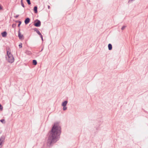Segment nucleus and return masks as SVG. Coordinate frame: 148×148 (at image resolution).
Masks as SVG:
<instances>
[{
  "instance_id": "nucleus-16",
  "label": "nucleus",
  "mask_w": 148,
  "mask_h": 148,
  "mask_svg": "<svg viewBox=\"0 0 148 148\" xmlns=\"http://www.w3.org/2000/svg\"><path fill=\"white\" fill-rule=\"evenodd\" d=\"M16 23L13 24L12 25V27L13 28H15L16 26Z\"/></svg>"
},
{
  "instance_id": "nucleus-28",
  "label": "nucleus",
  "mask_w": 148,
  "mask_h": 148,
  "mask_svg": "<svg viewBox=\"0 0 148 148\" xmlns=\"http://www.w3.org/2000/svg\"><path fill=\"white\" fill-rule=\"evenodd\" d=\"M2 146V144H1V143H0V148H1Z\"/></svg>"
},
{
  "instance_id": "nucleus-8",
  "label": "nucleus",
  "mask_w": 148,
  "mask_h": 148,
  "mask_svg": "<svg viewBox=\"0 0 148 148\" xmlns=\"http://www.w3.org/2000/svg\"><path fill=\"white\" fill-rule=\"evenodd\" d=\"M1 34L2 35V36L3 37H5L7 35V32L5 31L3 32H2L1 33Z\"/></svg>"
},
{
  "instance_id": "nucleus-9",
  "label": "nucleus",
  "mask_w": 148,
  "mask_h": 148,
  "mask_svg": "<svg viewBox=\"0 0 148 148\" xmlns=\"http://www.w3.org/2000/svg\"><path fill=\"white\" fill-rule=\"evenodd\" d=\"M68 102V101L67 100H65V101H64L62 102V106H66Z\"/></svg>"
},
{
  "instance_id": "nucleus-17",
  "label": "nucleus",
  "mask_w": 148,
  "mask_h": 148,
  "mask_svg": "<svg viewBox=\"0 0 148 148\" xmlns=\"http://www.w3.org/2000/svg\"><path fill=\"white\" fill-rule=\"evenodd\" d=\"M0 121L3 123H5V120L4 119H2L0 120Z\"/></svg>"
},
{
  "instance_id": "nucleus-23",
  "label": "nucleus",
  "mask_w": 148,
  "mask_h": 148,
  "mask_svg": "<svg viewBox=\"0 0 148 148\" xmlns=\"http://www.w3.org/2000/svg\"><path fill=\"white\" fill-rule=\"evenodd\" d=\"M21 21H20V22H19L18 23V27H19L21 25Z\"/></svg>"
},
{
  "instance_id": "nucleus-14",
  "label": "nucleus",
  "mask_w": 148,
  "mask_h": 148,
  "mask_svg": "<svg viewBox=\"0 0 148 148\" xmlns=\"http://www.w3.org/2000/svg\"><path fill=\"white\" fill-rule=\"evenodd\" d=\"M37 61L35 60H32V64L34 65H36L37 64Z\"/></svg>"
},
{
  "instance_id": "nucleus-2",
  "label": "nucleus",
  "mask_w": 148,
  "mask_h": 148,
  "mask_svg": "<svg viewBox=\"0 0 148 148\" xmlns=\"http://www.w3.org/2000/svg\"><path fill=\"white\" fill-rule=\"evenodd\" d=\"M41 24V22L40 21L36 19L35 20L34 22V25L36 27H39L40 26Z\"/></svg>"
},
{
  "instance_id": "nucleus-3",
  "label": "nucleus",
  "mask_w": 148,
  "mask_h": 148,
  "mask_svg": "<svg viewBox=\"0 0 148 148\" xmlns=\"http://www.w3.org/2000/svg\"><path fill=\"white\" fill-rule=\"evenodd\" d=\"M8 58L7 59V61L11 63H12L14 62V58L13 55H11L10 56H8Z\"/></svg>"
},
{
  "instance_id": "nucleus-24",
  "label": "nucleus",
  "mask_w": 148,
  "mask_h": 148,
  "mask_svg": "<svg viewBox=\"0 0 148 148\" xmlns=\"http://www.w3.org/2000/svg\"><path fill=\"white\" fill-rule=\"evenodd\" d=\"M3 106H2V105L0 104V110H2L3 109Z\"/></svg>"
},
{
  "instance_id": "nucleus-22",
  "label": "nucleus",
  "mask_w": 148,
  "mask_h": 148,
  "mask_svg": "<svg viewBox=\"0 0 148 148\" xmlns=\"http://www.w3.org/2000/svg\"><path fill=\"white\" fill-rule=\"evenodd\" d=\"M39 35L40 36V38H41L42 40V41H43V40L42 35V34H41L40 35Z\"/></svg>"
},
{
  "instance_id": "nucleus-7",
  "label": "nucleus",
  "mask_w": 148,
  "mask_h": 148,
  "mask_svg": "<svg viewBox=\"0 0 148 148\" xmlns=\"http://www.w3.org/2000/svg\"><path fill=\"white\" fill-rule=\"evenodd\" d=\"M30 21V18L28 17H27L25 19L24 21V22L25 25H27L29 23Z\"/></svg>"
},
{
  "instance_id": "nucleus-1",
  "label": "nucleus",
  "mask_w": 148,
  "mask_h": 148,
  "mask_svg": "<svg viewBox=\"0 0 148 148\" xmlns=\"http://www.w3.org/2000/svg\"><path fill=\"white\" fill-rule=\"evenodd\" d=\"M61 132V128L59 122L54 123L51 130L48 134L47 143L48 146H52L59 140Z\"/></svg>"
},
{
  "instance_id": "nucleus-19",
  "label": "nucleus",
  "mask_w": 148,
  "mask_h": 148,
  "mask_svg": "<svg viewBox=\"0 0 148 148\" xmlns=\"http://www.w3.org/2000/svg\"><path fill=\"white\" fill-rule=\"evenodd\" d=\"M63 107V110L65 111V110H66L67 109V108L66 107V106H64Z\"/></svg>"
},
{
  "instance_id": "nucleus-27",
  "label": "nucleus",
  "mask_w": 148,
  "mask_h": 148,
  "mask_svg": "<svg viewBox=\"0 0 148 148\" xmlns=\"http://www.w3.org/2000/svg\"><path fill=\"white\" fill-rule=\"evenodd\" d=\"M21 21H15V22L16 23H19V22H20Z\"/></svg>"
},
{
  "instance_id": "nucleus-15",
  "label": "nucleus",
  "mask_w": 148,
  "mask_h": 148,
  "mask_svg": "<svg viewBox=\"0 0 148 148\" xmlns=\"http://www.w3.org/2000/svg\"><path fill=\"white\" fill-rule=\"evenodd\" d=\"M23 0H21V5H22V6L24 8L25 7V5H24V4H23Z\"/></svg>"
},
{
  "instance_id": "nucleus-29",
  "label": "nucleus",
  "mask_w": 148,
  "mask_h": 148,
  "mask_svg": "<svg viewBox=\"0 0 148 148\" xmlns=\"http://www.w3.org/2000/svg\"><path fill=\"white\" fill-rule=\"evenodd\" d=\"M50 6L49 5H48V8L49 9L50 8Z\"/></svg>"
},
{
  "instance_id": "nucleus-20",
  "label": "nucleus",
  "mask_w": 148,
  "mask_h": 148,
  "mask_svg": "<svg viewBox=\"0 0 148 148\" xmlns=\"http://www.w3.org/2000/svg\"><path fill=\"white\" fill-rule=\"evenodd\" d=\"M22 43H20V44L18 46L19 48H21L22 47Z\"/></svg>"
},
{
  "instance_id": "nucleus-12",
  "label": "nucleus",
  "mask_w": 148,
  "mask_h": 148,
  "mask_svg": "<svg viewBox=\"0 0 148 148\" xmlns=\"http://www.w3.org/2000/svg\"><path fill=\"white\" fill-rule=\"evenodd\" d=\"M108 49L109 50H111L112 49V45L111 44L109 43L108 45Z\"/></svg>"
},
{
  "instance_id": "nucleus-13",
  "label": "nucleus",
  "mask_w": 148,
  "mask_h": 148,
  "mask_svg": "<svg viewBox=\"0 0 148 148\" xmlns=\"http://www.w3.org/2000/svg\"><path fill=\"white\" fill-rule=\"evenodd\" d=\"M25 53L27 55H29L32 54V53L31 51L27 50L26 51Z\"/></svg>"
},
{
  "instance_id": "nucleus-4",
  "label": "nucleus",
  "mask_w": 148,
  "mask_h": 148,
  "mask_svg": "<svg viewBox=\"0 0 148 148\" xmlns=\"http://www.w3.org/2000/svg\"><path fill=\"white\" fill-rule=\"evenodd\" d=\"M20 31V29L19 28L18 31V36L20 40L23 39H24V37L23 35L21 34Z\"/></svg>"
},
{
  "instance_id": "nucleus-25",
  "label": "nucleus",
  "mask_w": 148,
  "mask_h": 148,
  "mask_svg": "<svg viewBox=\"0 0 148 148\" xmlns=\"http://www.w3.org/2000/svg\"><path fill=\"white\" fill-rule=\"evenodd\" d=\"M3 9V7L2 5L0 4V10H2Z\"/></svg>"
},
{
  "instance_id": "nucleus-5",
  "label": "nucleus",
  "mask_w": 148,
  "mask_h": 148,
  "mask_svg": "<svg viewBox=\"0 0 148 148\" xmlns=\"http://www.w3.org/2000/svg\"><path fill=\"white\" fill-rule=\"evenodd\" d=\"M5 137L4 135L2 136L0 138V143L1 144H3L5 141Z\"/></svg>"
},
{
  "instance_id": "nucleus-10",
  "label": "nucleus",
  "mask_w": 148,
  "mask_h": 148,
  "mask_svg": "<svg viewBox=\"0 0 148 148\" xmlns=\"http://www.w3.org/2000/svg\"><path fill=\"white\" fill-rule=\"evenodd\" d=\"M37 9L38 8L37 6H35L34 7L33 9L34 11V12L36 14H37L38 13Z\"/></svg>"
},
{
  "instance_id": "nucleus-26",
  "label": "nucleus",
  "mask_w": 148,
  "mask_h": 148,
  "mask_svg": "<svg viewBox=\"0 0 148 148\" xmlns=\"http://www.w3.org/2000/svg\"><path fill=\"white\" fill-rule=\"evenodd\" d=\"M19 16V15H16V16H14V17L16 18H18V17Z\"/></svg>"
},
{
  "instance_id": "nucleus-11",
  "label": "nucleus",
  "mask_w": 148,
  "mask_h": 148,
  "mask_svg": "<svg viewBox=\"0 0 148 148\" xmlns=\"http://www.w3.org/2000/svg\"><path fill=\"white\" fill-rule=\"evenodd\" d=\"M33 30L34 31H35L39 35H40L41 33L40 31L38 30V29L36 28H34L33 29Z\"/></svg>"
},
{
  "instance_id": "nucleus-21",
  "label": "nucleus",
  "mask_w": 148,
  "mask_h": 148,
  "mask_svg": "<svg viewBox=\"0 0 148 148\" xmlns=\"http://www.w3.org/2000/svg\"><path fill=\"white\" fill-rule=\"evenodd\" d=\"M126 26H123L121 28V29L123 30L126 27Z\"/></svg>"
},
{
  "instance_id": "nucleus-6",
  "label": "nucleus",
  "mask_w": 148,
  "mask_h": 148,
  "mask_svg": "<svg viewBox=\"0 0 148 148\" xmlns=\"http://www.w3.org/2000/svg\"><path fill=\"white\" fill-rule=\"evenodd\" d=\"M11 50L9 47H6L7 55L8 56H9L11 55H12L11 53Z\"/></svg>"
},
{
  "instance_id": "nucleus-18",
  "label": "nucleus",
  "mask_w": 148,
  "mask_h": 148,
  "mask_svg": "<svg viewBox=\"0 0 148 148\" xmlns=\"http://www.w3.org/2000/svg\"><path fill=\"white\" fill-rule=\"evenodd\" d=\"M26 1L29 5H30L31 4L30 0H26Z\"/></svg>"
},
{
  "instance_id": "nucleus-30",
  "label": "nucleus",
  "mask_w": 148,
  "mask_h": 148,
  "mask_svg": "<svg viewBox=\"0 0 148 148\" xmlns=\"http://www.w3.org/2000/svg\"><path fill=\"white\" fill-rule=\"evenodd\" d=\"M42 49H41V51H42Z\"/></svg>"
},
{
  "instance_id": "nucleus-31",
  "label": "nucleus",
  "mask_w": 148,
  "mask_h": 148,
  "mask_svg": "<svg viewBox=\"0 0 148 148\" xmlns=\"http://www.w3.org/2000/svg\"><path fill=\"white\" fill-rule=\"evenodd\" d=\"M1 132H0V134H1Z\"/></svg>"
}]
</instances>
